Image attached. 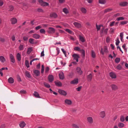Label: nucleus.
Listing matches in <instances>:
<instances>
[{
	"label": "nucleus",
	"mask_w": 128,
	"mask_h": 128,
	"mask_svg": "<svg viewBox=\"0 0 128 128\" xmlns=\"http://www.w3.org/2000/svg\"><path fill=\"white\" fill-rule=\"evenodd\" d=\"M72 56L74 58V60L76 61V62H73L72 63L74 64H76V62H78V58H80L79 55L78 54H74L72 55Z\"/></svg>",
	"instance_id": "f257e3e1"
},
{
	"label": "nucleus",
	"mask_w": 128,
	"mask_h": 128,
	"mask_svg": "<svg viewBox=\"0 0 128 128\" xmlns=\"http://www.w3.org/2000/svg\"><path fill=\"white\" fill-rule=\"evenodd\" d=\"M38 2L41 6H48L49 5L48 3L44 2L42 0H38Z\"/></svg>",
	"instance_id": "f03ea898"
},
{
	"label": "nucleus",
	"mask_w": 128,
	"mask_h": 128,
	"mask_svg": "<svg viewBox=\"0 0 128 128\" xmlns=\"http://www.w3.org/2000/svg\"><path fill=\"white\" fill-rule=\"evenodd\" d=\"M48 32L50 34H54L55 32V29L54 28L49 27L48 28Z\"/></svg>",
	"instance_id": "7ed1b4c3"
},
{
	"label": "nucleus",
	"mask_w": 128,
	"mask_h": 128,
	"mask_svg": "<svg viewBox=\"0 0 128 128\" xmlns=\"http://www.w3.org/2000/svg\"><path fill=\"white\" fill-rule=\"evenodd\" d=\"M87 120L88 122L90 124H92L93 122L92 118L90 116H89L87 118Z\"/></svg>",
	"instance_id": "20e7f679"
},
{
	"label": "nucleus",
	"mask_w": 128,
	"mask_h": 128,
	"mask_svg": "<svg viewBox=\"0 0 128 128\" xmlns=\"http://www.w3.org/2000/svg\"><path fill=\"white\" fill-rule=\"evenodd\" d=\"M58 91L59 93L62 95L66 96L67 95V94L66 92L63 90L59 89Z\"/></svg>",
	"instance_id": "39448f33"
},
{
	"label": "nucleus",
	"mask_w": 128,
	"mask_h": 128,
	"mask_svg": "<svg viewBox=\"0 0 128 128\" xmlns=\"http://www.w3.org/2000/svg\"><path fill=\"white\" fill-rule=\"evenodd\" d=\"M9 56L11 62L14 63L15 62V60L14 56L12 54H10L9 55Z\"/></svg>",
	"instance_id": "423d86ee"
},
{
	"label": "nucleus",
	"mask_w": 128,
	"mask_h": 128,
	"mask_svg": "<svg viewBox=\"0 0 128 128\" xmlns=\"http://www.w3.org/2000/svg\"><path fill=\"white\" fill-rule=\"evenodd\" d=\"M73 24L76 27L78 28H80L82 26L81 24L78 22H74L73 23Z\"/></svg>",
	"instance_id": "0eeeda50"
},
{
	"label": "nucleus",
	"mask_w": 128,
	"mask_h": 128,
	"mask_svg": "<svg viewBox=\"0 0 128 128\" xmlns=\"http://www.w3.org/2000/svg\"><path fill=\"white\" fill-rule=\"evenodd\" d=\"M48 79L50 82H52L54 80V76L52 75H50L48 76Z\"/></svg>",
	"instance_id": "6e6552de"
},
{
	"label": "nucleus",
	"mask_w": 128,
	"mask_h": 128,
	"mask_svg": "<svg viewBox=\"0 0 128 128\" xmlns=\"http://www.w3.org/2000/svg\"><path fill=\"white\" fill-rule=\"evenodd\" d=\"M10 21L12 24H14L16 23L17 20L15 18H12L11 19Z\"/></svg>",
	"instance_id": "1a4fd4ad"
},
{
	"label": "nucleus",
	"mask_w": 128,
	"mask_h": 128,
	"mask_svg": "<svg viewBox=\"0 0 128 128\" xmlns=\"http://www.w3.org/2000/svg\"><path fill=\"white\" fill-rule=\"evenodd\" d=\"M128 3L126 2H122L120 3L119 5L123 6H127Z\"/></svg>",
	"instance_id": "9d476101"
},
{
	"label": "nucleus",
	"mask_w": 128,
	"mask_h": 128,
	"mask_svg": "<svg viewBox=\"0 0 128 128\" xmlns=\"http://www.w3.org/2000/svg\"><path fill=\"white\" fill-rule=\"evenodd\" d=\"M50 16L51 18H56L58 17V15L56 13L54 12L50 14Z\"/></svg>",
	"instance_id": "9b49d317"
},
{
	"label": "nucleus",
	"mask_w": 128,
	"mask_h": 128,
	"mask_svg": "<svg viewBox=\"0 0 128 128\" xmlns=\"http://www.w3.org/2000/svg\"><path fill=\"white\" fill-rule=\"evenodd\" d=\"M59 78L60 79L63 80L64 78V76L63 72H61L59 75Z\"/></svg>",
	"instance_id": "f8f14e48"
},
{
	"label": "nucleus",
	"mask_w": 128,
	"mask_h": 128,
	"mask_svg": "<svg viewBox=\"0 0 128 128\" xmlns=\"http://www.w3.org/2000/svg\"><path fill=\"white\" fill-rule=\"evenodd\" d=\"M92 75L91 73L89 75L87 76V79L88 81L90 82L91 81L92 78Z\"/></svg>",
	"instance_id": "ddd939ff"
},
{
	"label": "nucleus",
	"mask_w": 128,
	"mask_h": 128,
	"mask_svg": "<svg viewBox=\"0 0 128 128\" xmlns=\"http://www.w3.org/2000/svg\"><path fill=\"white\" fill-rule=\"evenodd\" d=\"M64 102L66 104L69 105L71 104L72 103V102L71 100L67 99L65 100Z\"/></svg>",
	"instance_id": "4468645a"
},
{
	"label": "nucleus",
	"mask_w": 128,
	"mask_h": 128,
	"mask_svg": "<svg viewBox=\"0 0 128 128\" xmlns=\"http://www.w3.org/2000/svg\"><path fill=\"white\" fill-rule=\"evenodd\" d=\"M78 82V78H75L74 80L70 82V83L71 84H76Z\"/></svg>",
	"instance_id": "2eb2a0df"
},
{
	"label": "nucleus",
	"mask_w": 128,
	"mask_h": 128,
	"mask_svg": "<svg viewBox=\"0 0 128 128\" xmlns=\"http://www.w3.org/2000/svg\"><path fill=\"white\" fill-rule=\"evenodd\" d=\"M33 72L34 74L36 76H39L40 74V71L38 70H33Z\"/></svg>",
	"instance_id": "dca6fc26"
},
{
	"label": "nucleus",
	"mask_w": 128,
	"mask_h": 128,
	"mask_svg": "<svg viewBox=\"0 0 128 128\" xmlns=\"http://www.w3.org/2000/svg\"><path fill=\"white\" fill-rule=\"evenodd\" d=\"M77 72L79 74L81 75L82 73V72L80 68L78 67L76 68Z\"/></svg>",
	"instance_id": "f3484780"
},
{
	"label": "nucleus",
	"mask_w": 128,
	"mask_h": 128,
	"mask_svg": "<svg viewBox=\"0 0 128 128\" xmlns=\"http://www.w3.org/2000/svg\"><path fill=\"white\" fill-rule=\"evenodd\" d=\"M110 76L112 78H116V74L113 72H110Z\"/></svg>",
	"instance_id": "a211bd4d"
},
{
	"label": "nucleus",
	"mask_w": 128,
	"mask_h": 128,
	"mask_svg": "<svg viewBox=\"0 0 128 128\" xmlns=\"http://www.w3.org/2000/svg\"><path fill=\"white\" fill-rule=\"evenodd\" d=\"M33 94L34 96L36 98H41V97L40 96L38 93L36 91H34V92Z\"/></svg>",
	"instance_id": "6ab92c4d"
},
{
	"label": "nucleus",
	"mask_w": 128,
	"mask_h": 128,
	"mask_svg": "<svg viewBox=\"0 0 128 128\" xmlns=\"http://www.w3.org/2000/svg\"><path fill=\"white\" fill-rule=\"evenodd\" d=\"M80 10L84 14L86 13L87 10L86 8L84 7H82L80 8Z\"/></svg>",
	"instance_id": "aec40b11"
},
{
	"label": "nucleus",
	"mask_w": 128,
	"mask_h": 128,
	"mask_svg": "<svg viewBox=\"0 0 128 128\" xmlns=\"http://www.w3.org/2000/svg\"><path fill=\"white\" fill-rule=\"evenodd\" d=\"M100 117L102 118H104L105 116V112L104 111L101 112L100 114Z\"/></svg>",
	"instance_id": "412c9836"
},
{
	"label": "nucleus",
	"mask_w": 128,
	"mask_h": 128,
	"mask_svg": "<svg viewBox=\"0 0 128 128\" xmlns=\"http://www.w3.org/2000/svg\"><path fill=\"white\" fill-rule=\"evenodd\" d=\"M6 60L3 56H0V62L2 63H4L6 61Z\"/></svg>",
	"instance_id": "4be33fe9"
},
{
	"label": "nucleus",
	"mask_w": 128,
	"mask_h": 128,
	"mask_svg": "<svg viewBox=\"0 0 128 128\" xmlns=\"http://www.w3.org/2000/svg\"><path fill=\"white\" fill-rule=\"evenodd\" d=\"M16 57L18 61H20L21 60V56L20 54L19 53L17 54Z\"/></svg>",
	"instance_id": "5701e85b"
},
{
	"label": "nucleus",
	"mask_w": 128,
	"mask_h": 128,
	"mask_svg": "<svg viewBox=\"0 0 128 128\" xmlns=\"http://www.w3.org/2000/svg\"><path fill=\"white\" fill-rule=\"evenodd\" d=\"M26 125V124L24 122H22L19 124V126L20 127L22 128H24L25 126Z\"/></svg>",
	"instance_id": "b1692460"
},
{
	"label": "nucleus",
	"mask_w": 128,
	"mask_h": 128,
	"mask_svg": "<svg viewBox=\"0 0 128 128\" xmlns=\"http://www.w3.org/2000/svg\"><path fill=\"white\" fill-rule=\"evenodd\" d=\"M33 37L36 39H38L40 37V36L38 34H34L33 35Z\"/></svg>",
	"instance_id": "393cba45"
},
{
	"label": "nucleus",
	"mask_w": 128,
	"mask_h": 128,
	"mask_svg": "<svg viewBox=\"0 0 128 128\" xmlns=\"http://www.w3.org/2000/svg\"><path fill=\"white\" fill-rule=\"evenodd\" d=\"M8 81L10 83L12 84L14 82V80L12 78L10 77L8 79Z\"/></svg>",
	"instance_id": "a878e982"
},
{
	"label": "nucleus",
	"mask_w": 128,
	"mask_h": 128,
	"mask_svg": "<svg viewBox=\"0 0 128 128\" xmlns=\"http://www.w3.org/2000/svg\"><path fill=\"white\" fill-rule=\"evenodd\" d=\"M99 3L100 4H104L106 3V0H99Z\"/></svg>",
	"instance_id": "bb28decb"
},
{
	"label": "nucleus",
	"mask_w": 128,
	"mask_h": 128,
	"mask_svg": "<svg viewBox=\"0 0 128 128\" xmlns=\"http://www.w3.org/2000/svg\"><path fill=\"white\" fill-rule=\"evenodd\" d=\"M32 48H28L26 53L28 54H29L32 50Z\"/></svg>",
	"instance_id": "cd10ccee"
},
{
	"label": "nucleus",
	"mask_w": 128,
	"mask_h": 128,
	"mask_svg": "<svg viewBox=\"0 0 128 128\" xmlns=\"http://www.w3.org/2000/svg\"><path fill=\"white\" fill-rule=\"evenodd\" d=\"M54 83L56 85L58 86H61L62 85V83L60 82H55Z\"/></svg>",
	"instance_id": "c85d7f7f"
},
{
	"label": "nucleus",
	"mask_w": 128,
	"mask_h": 128,
	"mask_svg": "<svg viewBox=\"0 0 128 128\" xmlns=\"http://www.w3.org/2000/svg\"><path fill=\"white\" fill-rule=\"evenodd\" d=\"M111 87L112 89L113 90H116L118 88V87L116 85L114 84H113L112 85H111Z\"/></svg>",
	"instance_id": "c756f323"
},
{
	"label": "nucleus",
	"mask_w": 128,
	"mask_h": 128,
	"mask_svg": "<svg viewBox=\"0 0 128 128\" xmlns=\"http://www.w3.org/2000/svg\"><path fill=\"white\" fill-rule=\"evenodd\" d=\"M91 52V56L93 58H95L96 56V54L94 51V50H92Z\"/></svg>",
	"instance_id": "7c9ffc66"
},
{
	"label": "nucleus",
	"mask_w": 128,
	"mask_h": 128,
	"mask_svg": "<svg viewBox=\"0 0 128 128\" xmlns=\"http://www.w3.org/2000/svg\"><path fill=\"white\" fill-rule=\"evenodd\" d=\"M62 11L65 14H67L69 12L68 9L66 8H64L63 9Z\"/></svg>",
	"instance_id": "2f4dec72"
},
{
	"label": "nucleus",
	"mask_w": 128,
	"mask_h": 128,
	"mask_svg": "<svg viewBox=\"0 0 128 128\" xmlns=\"http://www.w3.org/2000/svg\"><path fill=\"white\" fill-rule=\"evenodd\" d=\"M14 9V7L13 6L10 5L8 6V10L10 11H12Z\"/></svg>",
	"instance_id": "473e14b6"
},
{
	"label": "nucleus",
	"mask_w": 128,
	"mask_h": 128,
	"mask_svg": "<svg viewBox=\"0 0 128 128\" xmlns=\"http://www.w3.org/2000/svg\"><path fill=\"white\" fill-rule=\"evenodd\" d=\"M79 39L82 42H85V40L84 38L80 35L79 36Z\"/></svg>",
	"instance_id": "72a5a7b5"
},
{
	"label": "nucleus",
	"mask_w": 128,
	"mask_h": 128,
	"mask_svg": "<svg viewBox=\"0 0 128 128\" xmlns=\"http://www.w3.org/2000/svg\"><path fill=\"white\" fill-rule=\"evenodd\" d=\"M26 75V76L28 78H31V76L29 72L28 71H26L25 72Z\"/></svg>",
	"instance_id": "f704fd0d"
},
{
	"label": "nucleus",
	"mask_w": 128,
	"mask_h": 128,
	"mask_svg": "<svg viewBox=\"0 0 128 128\" xmlns=\"http://www.w3.org/2000/svg\"><path fill=\"white\" fill-rule=\"evenodd\" d=\"M103 29L104 30L103 31H102V32L104 34H107L108 32V28H106L104 29V28H103Z\"/></svg>",
	"instance_id": "c9c22d12"
},
{
	"label": "nucleus",
	"mask_w": 128,
	"mask_h": 128,
	"mask_svg": "<svg viewBox=\"0 0 128 128\" xmlns=\"http://www.w3.org/2000/svg\"><path fill=\"white\" fill-rule=\"evenodd\" d=\"M43 84L44 86L47 88H49L50 87V85L48 83L44 82Z\"/></svg>",
	"instance_id": "e433bc0d"
},
{
	"label": "nucleus",
	"mask_w": 128,
	"mask_h": 128,
	"mask_svg": "<svg viewBox=\"0 0 128 128\" xmlns=\"http://www.w3.org/2000/svg\"><path fill=\"white\" fill-rule=\"evenodd\" d=\"M112 10V9L108 8L105 9L104 11V12L106 13L108 12H109L111 11Z\"/></svg>",
	"instance_id": "4c0bfd02"
},
{
	"label": "nucleus",
	"mask_w": 128,
	"mask_h": 128,
	"mask_svg": "<svg viewBox=\"0 0 128 128\" xmlns=\"http://www.w3.org/2000/svg\"><path fill=\"white\" fill-rule=\"evenodd\" d=\"M18 48L20 50H22L24 48V45L22 44H20Z\"/></svg>",
	"instance_id": "58836bf2"
},
{
	"label": "nucleus",
	"mask_w": 128,
	"mask_h": 128,
	"mask_svg": "<svg viewBox=\"0 0 128 128\" xmlns=\"http://www.w3.org/2000/svg\"><path fill=\"white\" fill-rule=\"evenodd\" d=\"M20 92L21 94H26V92L25 90L22 89L20 91Z\"/></svg>",
	"instance_id": "ea45409f"
},
{
	"label": "nucleus",
	"mask_w": 128,
	"mask_h": 128,
	"mask_svg": "<svg viewBox=\"0 0 128 128\" xmlns=\"http://www.w3.org/2000/svg\"><path fill=\"white\" fill-rule=\"evenodd\" d=\"M116 46H118L120 42V41L119 40V38H118L117 37L116 40Z\"/></svg>",
	"instance_id": "a19ab883"
},
{
	"label": "nucleus",
	"mask_w": 128,
	"mask_h": 128,
	"mask_svg": "<svg viewBox=\"0 0 128 128\" xmlns=\"http://www.w3.org/2000/svg\"><path fill=\"white\" fill-rule=\"evenodd\" d=\"M34 39L32 38H30L29 40V42L32 44H33L34 43Z\"/></svg>",
	"instance_id": "79ce46f5"
},
{
	"label": "nucleus",
	"mask_w": 128,
	"mask_h": 128,
	"mask_svg": "<svg viewBox=\"0 0 128 128\" xmlns=\"http://www.w3.org/2000/svg\"><path fill=\"white\" fill-rule=\"evenodd\" d=\"M64 30L66 31L67 32L70 34H72L73 32L71 30H70L68 28H65Z\"/></svg>",
	"instance_id": "37998d69"
},
{
	"label": "nucleus",
	"mask_w": 128,
	"mask_h": 128,
	"mask_svg": "<svg viewBox=\"0 0 128 128\" xmlns=\"http://www.w3.org/2000/svg\"><path fill=\"white\" fill-rule=\"evenodd\" d=\"M25 64L27 68H28L30 67L28 61L27 60H26L25 61Z\"/></svg>",
	"instance_id": "c03bdc74"
},
{
	"label": "nucleus",
	"mask_w": 128,
	"mask_h": 128,
	"mask_svg": "<svg viewBox=\"0 0 128 128\" xmlns=\"http://www.w3.org/2000/svg\"><path fill=\"white\" fill-rule=\"evenodd\" d=\"M118 126L120 128H122L124 126V124L121 122H119L118 124Z\"/></svg>",
	"instance_id": "a18cd8bd"
},
{
	"label": "nucleus",
	"mask_w": 128,
	"mask_h": 128,
	"mask_svg": "<svg viewBox=\"0 0 128 128\" xmlns=\"http://www.w3.org/2000/svg\"><path fill=\"white\" fill-rule=\"evenodd\" d=\"M124 19V18L122 16H120L118 18L116 19V20L117 21H119L120 20H123Z\"/></svg>",
	"instance_id": "49530a36"
},
{
	"label": "nucleus",
	"mask_w": 128,
	"mask_h": 128,
	"mask_svg": "<svg viewBox=\"0 0 128 128\" xmlns=\"http://www.w3.org/2000/svg\"><path fill=\"white\" fill-rule=\"evenodd\" d=\"M120 58H116L115 60V62L117 63H118L120 62Z\"/></svg>",
	"instance_id": "de8ad7c7"
},
{
	"label": "nucleus",
	"mask_w": 128,
	"mask_h": 128,
	"mask_svg": "<svg viewBox=\"0 0 128 128\" xmlns=\"http://www.w3.org/2000/svg\"><path fill=\"white\" fill-rule=\"evenodd\" d=\"M40 32L41 34H45L46 33V31L44 29L42 28L40 30Z\"/></svg>",
	"instance_id": "09e8293b"
},
{
	"label": "nucleus",
	"mask_w": 128,
	"mask_h": 128,
	"mask_svg": "<svg viewBox=\"0 0 128 128\" xmlns=\"http://www.w3.org/2000/svg\"><path fill=\"white\" fill-rule=\"evenodd\" d=\"M44 67L43 65H42V68H41V73L42 74H43L44 72Z\"/></svg>",
	"instance_id": "8fccbe9b"
},
{
	"label": "nucleus",
	"mask_w": 128,
	"mask_h": 128,
	"mask_svg": "<svg viewBox=\"0 0 128 128\" xmlns=\"http://www.w3.org/2000/svg\"><path fill=\"white\" fill-rule=\"evenodd\" d=\"M74 50L78 51H81L80 48L78 46L75 47L74 48Z\"/></svg>",
	"instance_id": "3c124183"
},
{
	"label": "nucleus",
	"mask_w": 128,
	"mask_h": 128,
	"mask_svg": "<svg viewBox=\"0 0 128 128\" xmlns=\"http://www.w3.org/2000/svg\"><path fill=\"white\" fill-rule=\"evenodd\" d=\"M104 52H105L107 53L108 52L107 48L106 46H105L104 48Z\"/></svg>",
	"instance_id": "603ef678"
},
{
	"label": "nucleus",
	"mask_w": 128,
	"mask_h": 128,
	"mask_svg": "<svg viewBox=\"0 0 128 128\" xmlns=\"http://www.w3.org/2000/svg\"><path fill=\"white\" fill-rule=\"evenodd\" d=\"M117 69L118 70H120L122 68V66L120 64H118L116 67Z\"/></svg>",
	"instance_id": "864d4df0"
},
{
	"label": "nucleus",
	"mask_w": 128,
	"mask_h": 128,
	"mask_svg": "<svg viewBox=\"0 0 128 128\" xmlns=\"http://www.w3.org/2000/svg\"><path fill=\"white\" fill-rule=\"evenodd\" d=\"M72 126L73 128H79L78 126L76 124H73Z\"/></svg>",
	"instance_id": "5fc2aeb1"
},
{
	"label": "nucleus",
	"mask_w": 128,
	"mask_h": 128,
	"mask_svg": "<svg viewBox=\"0 0 128 128\" xmlns=\"http://www.w3.org/2000/svg\"><path fill=\"white\" fill-rule=\"evenodd\" d=\"M127 23V21H122L121 22L120 24L121 25H124L126 24Z\"/></svg>",
	"instance_id": "6e6d98bb"
},
{
	"label": "nucleus",
	"mask_w": 128,
	"mask_h": 128,
	"mask_svg": "<svg viewBox=\"0 0 128 128\" xmlns=\"http://www.w3.org/2000/svg\"><path fill=\"white\" fill-rule=\"evenodd\" d=\"M125 120L124 117L123 116H122L120 118V120L122 122H123Z\"/></svg>",
	"instance_id": "4d7b16f0"
},
{
	"label": "nucleus",
	"mask_w": 128,
	"mask_h": 128,
	"mask_svg": "<svg viewBox=\"0 0 128 128\" xmlns=\"http://www.w3.org/2000/svg\"><path fill=\"white\" fill-rule=\"evenodd\" d=\"M0 41L2 42H4L5 41V40L4 38L2 37H0Z\"/></svg>",
	"instance_id": "13d9d810"
},
{
	"label": "nucleus",
	"mask_w": 128,
	"mask_h": 128,
	"mask_svg": "<svg viewBox=\"0 0 128 128\" xmlns=\"http://www.w3.org/2000/svg\"><path fill=\"white\" fill-rule=\"evenodd\" d=\"M37 11L39 12H43V10L42 8H38L37 9Z\"/></svg>",
	"instance_id": "bf43d9fd"
},
{
	"label": "nucleus",
	"mask_w": 128,
	"mask_h": 128,
	"mask_svg": "<svg viewBox=\"0 0 128 128\" xmlns=\"http://www.w3.org/2000/svg\"><path fill=\"white\" fill-rule=\"evenodd\" d=\"M100 25L98 26L97 24H96V28L97 29V30L98 31L100 29Z\"/></svg>",
	"instance_id": "052dcab7"
},
{
	"label": "nucleus",
	"mask_w": 128,
	"mask_h": 128,
	"mask_svg": "<svg viewBox=\"0 0 128 128\" xmlns=\"http://www.w3.org/2000/svg\"><path fill=\"white\" fill-rule=\"evenodd\" d=\"M49 70V68L48 67H46L45 69V72L47 73L48 72Z\"/></svg>",
	"instance_id": "680f3d73"
},
{
	"label": "nucleus",
	"mask_w": 128,
	"mask_h": 128,
	"mask_svg": "<svg viewBox=\"0 0 128 128\" xmlns=\"http://www.w3.org/2000/svg\"><path fill=\"white\" fill-rule=\"evenodd\" d=\"M23 39L25 41H27L28 40V38L24 36L23 37Z\"/></svg>",
	"instance_id": "e2e57ef3"
},
{
	"label": "nucleus",
	"mask_w": 128,
	"mask_h": 128,
	"mask_svg": "<svg viewBox=\"0 0 128 128\" xmlns=\"http://www.w3.org/2000/svg\"><path fill=\"white\" fill-rule=\"evenodd\" d=\"M82 88V86H79L78 88H76V89L77 91H80L81 90Z\"/></svg>",
	"instance_id": "0e129e2a"
},
{
	"label": "nucleus",
	"mask_w": 128,
	"mask_h": 128,
	"mask_svg": "<svg viewBox=\"0 0 128 128\" xmlns=\"http://www.w3.org/2000/svg\"><path fill=\"white\" fill-rule=\"evenodd\" d=\"M44 51L43 50L42 51V52L41 54H40V57H42V56H44Z\"/></svg>",
	"instance_id": "69168bd1"
},
{
	"label": "nucleus",
	"mask_w": 128,
	"mask_h": 128,
	"mask_svg": "<svg viewBox=\"0 0 128 128\" xmlns=\"http://www.w3.org/2000/svg\"><path fill=\"white\" fill-rule=\"evenodd\" d=\"M4 4L3 1L2 0H0V6H2Z\"/></svg>",
	"instance_id": "338daca9"
},
{
	"label": "nucleus",
	"mask_w": 128,
	"mask_h": 128,
	"mask_svg": "<svg viewBox=\"0 0 128 128\" xmlns=\"http://www.w3.org/2000/svg\"><path fill=\"white\" fill-rule=\"evenodd\" d=\"M6 127V125L5 124H2L0 127V128H5Z\"/></svg>",
	"instance_id": "774afa93"
}]
</instances>
